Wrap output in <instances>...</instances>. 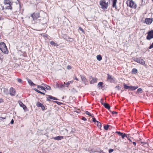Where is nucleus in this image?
I'll list each match as a JSON object with an SVG mask.
<instances>
[{"mask_svg":"<svg viewBox=\"0 0 153 153\" xmlns=\"http://www.w3.org/2000/svg\"><path fill=\"white\" fill-rule=\"evenodd\" d=\"M82 81L85 83V82L86 81V79L83 76H81ZM86 84H85V85Z\"/></svg>","mask_w":153,"mask_h":153,"instance_id":"nucleus-22","label":"nucleus"},{"mask_svg":"<svg viewBox=\"0 0 153 153\" xmlns=\"http://www.w3.org/2000/svg\"><path fill=\"white\" fill-rule=\"evenodd\" d=\"M37 90V92L38 93H41L43 95H45V91H42V92H41L40 91H39V90Z\"/></svg>","mask_w":153,"mask_h":153,"instance_id":"nucleus-33","label":"nucleus"},{"mask_svg":"<svg viewBox=\"0 0 153 153\" xmlns=\"http://www.w3.org/2000/svg\"><path fill=\"white\" fill-rule=\"evenodd\" d=\"M47 100H48V101H50V100L49 99H48L47 98Z\"/></svg>","mask_w":153,"mask_h":153,"instance_id":"nucleus-60","label":"nucleus"},{"mask_svg":"<svg viewBox=\"0 0 153 153\" xmlns=\"http://www.w3.org/2000/svg\"><path fill=\"white\" fill-rule=\"evenodd\" d=\"M34 90H35V91H36V92H37V89H35Z\"/></svg>","mask_w":153,"mask_h":153,"instance_id":"nucleus-57","label":"nucleus"},{"mask_svg":"<svg viewBox=\"0 0 153 153\" xmlns=\"http://www.w3.org/2000/svg\"><path fill=\"white\" fill-rule=\"evenodd\" d=\"M69 84H70L68 82L66 83L64 82L63 84H62L60 85V87L61 88H63L65 87H68Z\"/></svg>","mask_w":153,"mask_h":153,"instance_id":"nucleus-15","label":"nucleus"},{"mask_svg":"<svg viewBox=\"0 0 153 153\" xmlns=\"http://www.w3.org/2000/svg\"><path fill=\"white\" fill-rule=\"evenodd\" d=\"M42 105L43 104L39 101H38L36 103V106L38 107H41Z\"/></svg>","mask_w":153,"mask_h":153,"instance_id":"nucleus-25","label":"nucleus"},{"mask_svg":"<svg viewBox=\"0 0 153 153\" xmlns=\"http://www.w3.org/2000/svg\"><path fill=\"white\" fill-rule=\"evenodd\" d=\"M103 106L109 110L110 108V106L107 103H105L103 104Z\"/></svg>","mask_w":153,"mask_h":153,"instance_id":"nucleus-19","label":"nucleus"},{"mask_svg":"<svg viewBox=\"0 0 153 153\" xmlns=\"http://www.w3.org/2000/svg\"><path fill=\"white\" fill-rule=\"evenodd\" d=\"M109 127V125H107L104 126V128L105 130H107L108 129Z\"/></svg>","mask_w":153,"mask_h":153,"instance_id":"nucleus-29","label":"nucleus"},{"mask_svg":"<svg viewBox=\"0 0 153 153\" xmlns=\"http://www.w3.org/2000/svg\"><path fill=\"white\" fill-rule=\"evenodd\" d=\"M60 128V134L67 136L68 137H70L74 135L75 131V129L70 126L67 127L66 128Z\"/></svg>","mask_w":153,"mask_h":153,"instance_id":"nucleus-1","label":"nucleus"},{"mask_svg":"<svg viewBox=\"0 0 153 153\" xmlns=\"http://www.w3.org/2000/svg\"><path fill=\"white\" fill-rule=\"evenodd\" d=\"M45 87V89H46L48 90L51 89V87L49 86L46 85Z\"/></svg>","mask_w":153,"mask_h":153,"instance_id":"nucleus-28","label":"nucleus"},{"mask_svg":"<svg viewBox=\"0 0 153 153\" xmlns=\"http://www.w3.org/2000/svg\"><path fill=\"white\" fill-rule=\"evenodd\" d=\"M97 59L99 61H101L102 59V57L101 55H99L97 56Z\"/></svg>","mask_w":153,"mask_h":153,"instance_id":"nucleus-24","label":"nucleus"},{"mask_svg":"<svg viewBox=\"0 0 153 153\" xmlns=\"http://www.w3.org/2000/svg\"><path fill=\"white\" fill-rule=\"evenodd\" d=\"M67 68L68 69H70L71 68V66L70 65H68L67 66Z\"/></svg>","mask_w":153,"mask_h":153,"instance_id":"nucleus-44","label":"nucleus"},{"mask_svg":"<svg viewBox=\"0 0 153 153\" xmlns=\"http://www.w3.org/2000/svg\"><path fill=\"white\" fill-rule=\"evenodd\" d=\"M56 102L57 104H59V105L60 104H61V103L60 102H57V101H56Z\"/></svg>","mask_w":153,"mask_h":153,"instance_id":"nucleus-51","label":"nucleus"},{"mask_svg":"<svg viewBox=\"0 0 153 153\" xmlns=\"http://www.w3.org/2000/svg\"><path fill=\"white\" fill-rule=\"evenodd\" d=\"M111 112L113 114H117V112L115 111H111Z\"/></svg>","mask_w":153,"mask_h":153,"instance_id":"nucleus-43","label":"nucleus"},{"mask_svg":"<svg viewBox=\"0 0 153 153\" xmlns=\"http://www.w3.org/2000/svg\"><path fill=\"white\" fill-rule=\"evenodd\" d=\"M116 133L118 134L119 135H120L121 136V135L122 134V133H121L120 132H119V131H117L116 132Z\"/></svg>","mask_w":153,"mask_h":153,"instance_id":"nucleus-39","label":"nucleus"},{"mask_svg":"<svg viewBox=\"0 0 153 153\" xmlns=\"http://www.w3.org/2000/svg\"><path fill=\"white\" fill-rule=\"evenodd\" d=\"M126 3L128 6L131 8L133 7L134 2L133 0H128L127 1Z\"/></svg>","mask_w":153,"mask_h":153,"instance_id":"nucleus-10","label":"nucleus"},{"mask_svg":"<svg viewBox=\"0 0 153 153\" xmlns=\"http://www.w3.org/2000/svg\"><path fill=\"white\" fill-rule=\"evenodd\" d=\"M147 35L146 36V39L150 40L153 38V30H152L148 32L147 33Z\"/></svg>","mask_w":153,"mask_h":153,"instance_id":"nucleus-5","label":"nucleus"},{"mask_svg":"<svg viewBox=\"0 0 153 153\" xmlns=\"http://www.w3.org/2000/svg\"><path fill=\"white\" fill-rule=\"evenodd\" d=\"M3 102V100L1 98H0V103L2 102Z\"/></svg>","mask_w":153,"mask_h":153,"instance_id":"nucleus-48","label":"nucleus"},{"mask_svg":"<svg viewBox=\"0 0 153 153\" xmlns=\"http://www.w3.org/2000/svg\"><path fill=\"white\" fill-rule=\"evenodd\" d=\"M123 85L124 89H128L129 90L133 91L134 90V87L133 86H127L125 83L123 84Z\"/></svg>","mask_w":153,"mask_h":153,"instance_id":"nucleus-9","label":"nucleus"},{"mask_svg":"<svg viewBox=\"0 0 153 153\" xmlns=\"http://www.w3.org/2000/svg\"><path fill=\"white\" fill-rule=\"evenodd\" d=\"M134 8H136V6L134 5Z\"/></svg>","mask_w":153,"mask_h":153,"instance_id":"nucleus-59","label":"nucleus"},{"mask_svg":"<svg viewBox=\"0 0 153 153\" xmlns=\"http://www.w3.org/2000/svg\"><path fill=\"white\" fill-rule=\"evenodd\" d=\"M116 88H117V89H119L120 88L118 86H116Z\"/></svg>","mask_w":153,"mask_h":153,"instance_id":"nucleus-47","label":"nucleus"},{"mask_svg":"<svg viewBox=\"0 0 153 153\" xmlns=\"http://www.w3.org/2000/svg\"><path fill=\"white\" fill-rule=\"evenodd\" d=\"M93 121L94 122H97V121L96 120L95 118H93Z\"/></svg>","mask_w":153,"mask_h":153,"instance_id":"nucleus-42","label":"nucleus"},{"mask_svg":"<svg viewBox=\"0 0 153 153\" xmlns=\"http://www.w3.org/2000/svg\"><path fill=\"white\" fill-rule=\"evenodd\" d=\"M114 151V150L113 149H110L109 150V153H111L112 152Z\"/></svg>","mask_w":153,"mask_h":153,"instance_id":"nucleus-40","label":"nucleus"},{"mask_svg":"<svg viewBox=\"0 0 153 153\" xmlns=\"http://www.w3.org/2000/svg\"><path fill=\"white\" fill-rule=\"evenodd\" d=\"M97 79L95 77H94L92 76L90 77L89 81L91 84H93L96 83L97 82Z\"/></svg>","mask_w":153,"mask_h":153,"instance_id":"nucleus-8","label":"nucleus"},{"mask_svg":"<svg viewBox=\"0 0 153 153\" xmlns=\"http://www.w3.org/2000/svg\"><path fill=\"white\" fill-rule=\"evenodd\" d=\"M103 84V83L102 82H99L97 84V86L98 88H102V86Z\"/></svg>","mask_w":153,"mask_h":153,"instance_id":"nucleus-23","label":"nucleus"},{"mask_svg":"<svg viewBox=\"0 0 153 153\" xmlns=\"http://www.w3.org/2000/svg\"><path fill=\"white\" fill-rule=\"evenodd\" d=\"M37 88L39 90H42V91H45V92H46L45 90V88L44 87L40 85H38Z\"/></svg>","mask_w":153,"mask_h":153,"instance_id":"nucleus-16","label":"nucleus"},{"mask_svg":"<svg viewBox=\"0 0 153 153\" xmlns=\"http://www.w3.org/2000/svg\"><path fill=\"white\" fill-rule=\"evenodd\" d=\"M8 90L7 88H3V91L5 93H7V91Z\"/></svg>","mask_w":153,"mask_h":153,"instance_id":"nucleus-38","label":"nucleus"},{"mask_svg":"<svg viewBox=\"0 0 153 153\" xmlns=\"http://www.w3.org/2000/svg\"><path fill=\"white\" fill-rule=\"evenodd\" d=\"M82 120H84V121H86L87 120L84 117H82Z\"/></svg>","mask_w":153,"mask_h":153,"instance_id":"nucleus-41","label":"nucleus"},{"mask_svg":"<svg viewBox=\"0 0 153 153\" xmlns=\"http://www.w3.org/2000/svg\"><path fill=\"white\" fill-rule=\"evenodd\" d=\"M49 98L55 100H58L57 99L55 98V97H53V96H49Z\"/></svg>","mask_w":153,"mask_h":153,"instance_id":"nucleus-30","label":"nucleus"},{"mask_svg":"<svg viewBox=\"0 0 153 153\" xmlns=\"http://www.w3.org/2000/svg\"><path fill=\"white\" fill-rule=\"evenodd\" d=\"M117 0H113L112 7H115L116 9H117L116 4Z\"/></svg>","mask_w":153,"mask_h":153,"instance_id":"nucleus-20","label":"nucleus"},{"mask_svg":"<svg viewBox=\"0 0 153 153\" xmlns=\"http://www.w3.org/2000/svg\"><path fill=\"white\" fill-rule=\"evenodd\" d=\"M4 4L5 5H8V6H6L5 8L6 9L11 10L12 9V6L13 4V3L10 1L9 0H4Z\"/></svg>","mask_w":153,"mask_h":153,"instance_id":"nucleus-3","label":"nucleus"},{"mask_svg":"<svg viewBox=\"0 0 153 153\" xmlns=\"http://www.w3.org/2000/svg\"><path fill=\"white\" fill-rule=\"evenodd\" d=\"M1 9L2 10H4V7L3 6H1Z\"/></svg>","mask_w":153,"mask_h":153,"instance_id":"nucleus-54","label":"nucleus"},{"mask_svg":"<svg viewBox=\"0 0 153 153\" xmlns=\"http://www.w3.org/2000/svg\"><path fill=\"white\" fill-rule=\"evenodd\" d=\"M130 135V134H126L125 133L123 134V133H122V134L121 136H122V138H123V139H124V138L125 137H127V138L128 139V137H129V136ZM129 140H130V141H131V140L129 139Z\"/></svg>","mask_w":153,"mask_h":153,"instance_id":"nucleus-18","label":"nucleus"},{"mask_svg":"<svg viewBox=\"0 0 153 153\" xmlns=\"http://www.w3.org/2000/svg\"><path fill=\"white\" fill-rule=\"evenodd\" d=\"M18 102L19 105L21 107H22V108H23V109L24 110H26L27 109V107H26V106L20 101H18Z\"/></svg>","mask_w":153,"mask_h":153,"instance_id":"nucleus-14","label":"nucleus"},{"mask_svg":"<svg viewBox=\"0 0 153 153\" xmlns=\"http://www.w3.org/2000/svg\"><path fill=\"white\" fill-rule=\"evenodd\" d=\"M85 114H86L90 116L91 117H93V115L91 114L88 111H86L85 112Z\"/></svg>","mask_w":153,"mask_h":153,"instance_id":"nucleus-32","label":"nucleus"},{"mask_svg":"<svg viewBox=\"0 0 153 153\" xmlns=\"http://www.w3.org/2000/svg\"><path fill=\"white\" fill-rule=\"evenodd\" d=\"M31 16L33 20H35L40 17V14L38 12L34 13L31 15Z\"/></svg>","mask_w":153,"mask_h":153,"instance_id":"nucleus-6","label":"nucleus"},{"mask_svg":"<svg viewBox=\"0 0 153 153\" xmlns=\"http://www.w3.org/2000/svg\"><path fill=\"white\" fill-rule=\"evenodd\" d=\"M97 125L98 127L99 128H100L101 127H102V125L101 123L100 122L97 121Z\"/></svg>","mask_w":153,"mask_h":153,"instance_id":"nucleus-26","label":"nucleus"},{"mask_svg":"<svg viewBox=\"0 0 153 153\" xmlns=\"http://www.w3.org/2000/svg\"><path fill=\"white\" fill-rule=\"evenodd\" d=\"M104 99H101L100 100V102L102 105H103L104 103H105V102L104 101Z\"/></svg>","mask_w":153,"mask_h":153,"instance_id":"nucleus-36","label":"nucleus"},{"mask_svg":"<svg viewBox=\"0 0 153 153\" xmlns=\"http://www.w3.org/2000/svg\"><path fill=\"white\" fill-rule=\"evenodd\" d=\"M17 81L19 83H21L22 82V80L20 78H18Z\"/></svg>","mask_w":153,"mask_h":153,"instance_id":"nucleus-37","label":"nucleus"},{"mask_svg":"<svg viewBox=\"0 0 153 153\" xmlns=\"http://www.w3.org/2000/svg\"><path fill=\"white\" fill-rule=\"evenodd\" d=\"M141 140V139H140V138L139 139V140L140 141Z\"/></svg>","mask_w":153,"mask_h":153,"instance_id":"nucleus-62","label":"nucleus"},{"mask_svg":"<svg viewBox=\"0 0 153 153\" xmlns=\"http://www.w3.org/2000/svg\"><path fill=\"white\" fill-rule=\"evenodd\" d=\"M142 90V88H139L137 89V93H140L141 92Z\"/></svg>","mask_w":153,"mask_h":153,"instance_id":"nucleus-35","label":"nucleus"},{"mask_svg":"<svg viewBox=\"0 0 153 153\" xmlns=\"http://www.w3.org/2000/svg\"><path fill=\"white\" fill-rule=\"evenodd\" d=\"M137 72V71L136 69L134 68V73H136Z\"/></svg>","mask_w":153,"mask_h":153,"instance_id":"nucleus-46","label":"nucleus"},{"mask_svg":"<svg viewBox=\"0 0 153 153\" xmlns=\"http://www.w3.org/2000/svg\"><path fill=\"white\" fill-rule=\"evenodd\" d=\"M42 110L43 111H44L45 110V106L43 105L41 107Z\"/></svg>","mask_w":153,"mask_h":153,"instance_id":"nucleus-34","label":"nucleus"},{"mask_svg":"<svg viewBox=\"0 0 153 153\" xmlns=\"http://www.w3.org/2000/svg\"><path fill=\"white\" fill-rule=\"evenodd\" d=\"M0 50L5 54H7L8 53V51L6 44L4 42H1L0 43Z\"/></svg>","mask_w":153,"mask_h":153,"instance_id":"nucleus-2","label":"nucleus"},{"mask_svg":"<svg viewBox=\"0 0 153 153\" xmlns=\"http://www.w3.org/2000/svg\"><path fill=\"white\" fill-rule=\"evenodd\" d=\"M136 145V143L134 142V146Z\"/></svg>","mask_w":153,"mask_h":153,"instance_id":"nucleus-61","label":"nucleus"},{"mask_svg":"<svg viewBox=\"0 0 153 153\" xmlns=\"http://www.w3.org/2000/svg\"><path fill=\"white\" fill-rule=\"evenodd\" d=\"M66 40L68 41H71L72 40V39L70 38L69 37H67L66 38Z\"/></svg>","mask_w":153,"mask_h":153,"instance_id":"nucleus-31","label":"nucleus"},{"mask_svg":"<svg viewBox=\"0 0 153 153\" xmlns=\"http://www.w3.org/2000/svg\"><path fill=\"white\" fill-rule=\"evenodd\" d=\"M66 86V85H65V86Z\"/></svg>","mask_w":153,"mask_h":153,"instance_id":"nucleus-63","label":"nucleus"},{"mask_svg":"<svg viewBox=\"0 0 153 153\" xmlns=\"http://www.w3.org/2000/svg\"><path fill=\"white\" fill-rule=\"evenodd\" d=\"M137 87H134V90L136 89H137Z\"/></svg>","mask_w":153,"mask_h":153,"instance_id":"nucleus-58","label":"nucleus"},{"mask_svg":"<svg viewBox=\"0 0 153 153\" xmlns=\"http://www.w3.org/2000/svg\"><path fill=\"white\" fill-rule=\"evenodd\" d=\"M107 81L110 82H112L114 81V79L109 74H108Z\"/></svg>","mask_w":153,"mask_h":153,"instance_id":"nucleus-11","label":"nucleus"},{"mask_svg":"<svg viewBox=\"0 0 153 153\" xmlns=\"http://www.w3.org/2000/svg\"><path fill=\"white\" fill-rule=\"evenodd\" d=\"M4 119V118L3 117H0V120H1L3 119Z\"/></svg>","mask_w":153,"mask_h":153,"instance_id":"nucleus-55","label":"nucleus"},{"mask_svg":"<svg viewBox=\"0 0 153 153\" xmlns=\"http://www.w3.org/2000/svg\"><path fill=\"white\" fill-rule=\"evenodd\" d=\"M153 21V18H146L144 23L148 25H151Z\"/></svg>","mask_w":153,"mask_h":153,"instance_id":"nucleus-7","label":"nucleus"},{"mask_svg":"<svg viewBox=\"0 0 153 153\" xmlns=\"http://www.w3.org/2000/svg\"><path fill=\"white\" fill-rule=\"evenodd\" d=\"M79 29L80 30L82 31V32H83V29L82 28H81V27H80L79 28Z\"/></svg>","mask_w":153,"mask_h":153,"instance_id":"nucleus-49","label":"nucleus"},{"mask_svg":"<svg viewBox=\"0 0 153 153\" xmlns=\"http://www.w3.org/2000/svg\"><path fill=\"white\" fill-rule=\"evenodd\" d=\"M75 79L77 81L78 80V79L76 77H75Z\"/></svg>","mask_w":153,"mask_h":153,"instance_id":"nucleus-56","label":"nucleus"},{"mask_svg":"<svg viewBox=\"0 0 153 153\" xmlns=\"http://www.w3.org/2000/svg\"><path fill=\"white\" fill-rule=\"evenodd\" d=\"M132 74L134 73V68L133 69L132 71Z\"/></svg>","mask_w":153,"mask_h":153,"instance_id":"nucleus-53","label":"nucleus"},{"mask_svg":"<svg viewBox=\"0 0 153 153\" xmlns=\"http://www.w3.org/2000/svg\"><path fill=\"white\" fill-rule=\"evenodd\" d=\"M133 144H134V142H133Z\"/></svg>","mask_w":153,"mask_h":153,"instance_id":"nucleus-64","label":"nucleus"},{"mask_svg":"<svg viewBox=\"0 0 153 153\" xmlns=\"http://www.w3.org/2000/svg\"><path fill=\"white\" fill-rule=\"evenodd\" d=\"M68 82L69 83V84L72 83L73 82V80H72V81H69Z\"/></svg>","mask_w":153,"mask_h":153,"instance_id":"nucleus-50","label":"nucleus"},{"mask_svg":"<svg viewBox=\"0 0 153 153\" xmlns=\"http://www.w3.org/2000/svg\"><path fill=\"white\" fill-rule=\"evenodd\" d=\"M66 96H64H64H63V97H62V99H64L65 98H66Z\"/></svg>","mask_w":153,"mask_h":153,"instance_id":"nucleus-52","label":"nucleus"},{"mask_svg":"<svg viewBox=\"0 0 153 153\" xmlns=\"http://www.w3.org/2000/svg\"><path fill=\"white\" fill-rule=\"evenodd\" d=\"M15 90L13 87H11L10 89V94L11 96H14L16 95Z\"/></svg>","mask_w":153,"mask_h":153,"instance_id":"nucleus-12","label":"nucleus"},{"mask_svg":"<svg viewBox=\"0 0 153 153\" xmlns=\"http://www.w3.org/2000/svg\"><path fill=\"white\" fill-rule=\"evenodd\" d=\"M50 44L51 45H54V46H57L58 45L56 43H55L53 41L51 42H50Z\"/></svg>","mask_w":153,"mask_h":153,"instance_id":"nucleus-27","label":"nucleus"},{"mask_svg":"<svg viewBox=\"0 0 153 153\" xmlns=\"http://www.w3.org/2000/svg\"><path fill=\"white\" fill-rule=\"evenodd\" d=\"M13 123H14V120L13 119H12L10 122V123L11 124H13Z\"/></svg>","mask_w":153,"mask_h":153,"instance_id":"nucleus-45","label":"nucleus"},{"mask_svg":"<svg viewBox=\"0 0 153 153\" xmlns=\"http://www.w3.org/2000/svg\"><path fill=\"white\" fill-rule=\"evenodd\" d=\"M135 61L142 65H145V61L142 59H137Z\"/></svg>","mask_w":153,"mask_h":153,"instance_id":"nucleus-13","label":"nucleus"},{"mask_svg":"<svg viewBox=\"0 0 153 153\" xmlns=\"http://www.w3.org/2000/svg\"><path fill=\"white\" fill-rule=\"evenodd\" d=\"M27 81L28 83L30 85L32 86L35 85L32 81L30 79H28L27 80Z\"/></svg>","mask_w":153,"mask_h":153,"instance_id":"nucleus-21","label":"nucleus"},{"mask_svg":"<svg viewBox=\"0 0 153 153\" xmlns=\"http://www.w3.org/2000/svg\"><path fill=\"white\" fill-rule=\"evenodd\" d=\"M63 138V137L62 136H58L53 138V139L56 140H61Z\"/></svg>","mask_w":153,"mask_h":153,"instance_id":"nucleus-17","label":"nucleus"},{"mask_svg":"<svg viewBox=\"0 0 153 153\" xmlns=\"http://www.w3.org/2000/svg\"><path fill=\"white\" fill-rule=\"evenodd\" d=\"M100 4L101 7L103 10L107 9L108 5V3H106L105 1H100Z\"/></svg>","mask_w":153,"mask_h":153,"instance_id":"nucleus-4","label":"nucleus"}]
</instances>
